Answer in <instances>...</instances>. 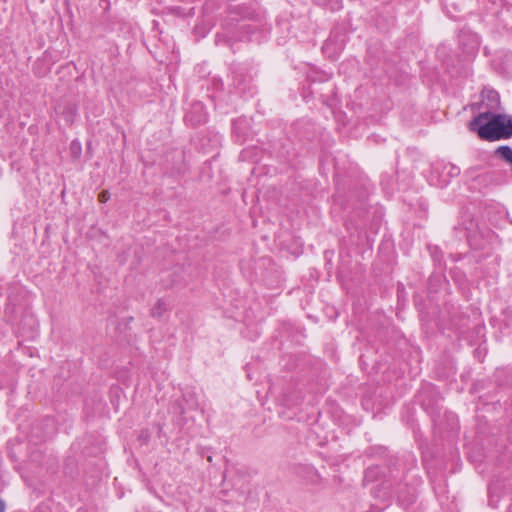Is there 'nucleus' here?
<instances>
[{"instance_id":"obj_1","label":"nucleus","mask_w":512,"mask_h":512,"mask_svg":"<svg viewBox=\"0 0 512 512\" xmlns=\"http://www.w3.org/2000/svg\"><path fill=\"white\" fill-rule=\"evenodd\" d=\"M481 140L495 142L512 138V115L485 111L477 114L467 125Z\"/></svg>"},{"instance_id":"obj_2","label":"nucleus","mask_w":512,"mask_h":512,"mask_svg":"<svg viewBox=\"0 0 512 512\" xmlns=\"http://www.w3.org/2000/svg\"><path fill=\"white\" fill-rule=\"evenodd\" d=\"M373 495L382 500H389L393 495H396L398 503L403 507L410 506L416 499L415 489L403 484L392 473L375 487Z\"/></svg>"},{"instance_id":"obj_3","label":"nucleus","mask_w":512,"mask_h":512,"mask_svg":"<svg viewBox=\"0 0 512 512\" xmlns=\"http://www.w3.org/2000/svg\"><path fill=\"white\" fill-rule=\"evenodd\" d=\"M164 172L170 177L181 178L189 171L184 149L173 148L165 153Z\"/></svg>"},{"instance_id":"obj_4","label":"nucleus","mask_w":512,"mask_h":512,"mask_svg":"<svg viewBox=\"0 0 512 512\" xmlns=\"http://www.w3.org/2000/svg\"><path fill=\"white\" fill-rule=\"evenodd\" d=\"M418 397L421 407L431 416L433 422H436L442 409L439 392L433 386H429L423 388Z\"/></svg>"},{"instance_id":"obj_5","label":"nucleus","mask_w":512,"mask_h":512,"mask_svg":"<svg viewBox=\"0 0 512 512\" xmlns=\"http://www.w3.org/2000/svg\"><path fill=\"white\" fill-rule=\"evenodd\" d=\"M231 85L240 93L250 89L252 75L248 64L232 63L230 66Z\"/></svg>"},{"instance_id":"obj_6","label":"nucleus","mask_w":512,"mask_h":512,"mask_svg":"<svg viewBox=\"0 0 512 512\" xmlns=\"http://www.w3.org/2000/svg\"><path fill=\"white\" fill-rule=\"evenodd\" d=\"M255 31L254 27L245 22H237L235 25V31H229L225 33H217L216 42L217 44L224 43L232 46L233 42L237 41H249L250 35Z\"/></svg>"},{"instance_id":"obj_7","label":"nucleus","mask_w":512,"mask_h":512,"mask_svg":"<svg viewBox=\"0 0 512 512\" xmlns=\"http://www.w3.org/2000/svg\"><path fill=\"white\" fill-rule=\"evenodd\" d=\"M482 96L485 101V105L488 108L487 111L496 112L501 108L500 95L496 90L485 88L482 91Z\"/></svg>"},{"instance_id":"obj_8","label":"nucleus","mask_w":512,"mask_h":512,"mask_svg":"<svg viewBox=\"0 0 512 512\" xmlns=\"http://www.w3.org/2000/svg\"><path fill=\"white\" fill-rule=\"evenodd\" d=\"M492 157L506 164L512 170V148L509 145H501L497 147L493 151Z\"/></svg>"},{"instance_id":"obj_9","label":"nucleus","mask_w":512,"mask_h":512,"mask_svg":"<svg viewBox=\"0 0 512 512\" xmlns=\"http://www.w3.org/2000/svg\"><path fill=\"white\" fill-rule=\"evenodd\" d=\"M63 473L69 478H76L79 474L78 462L74 456H67L63 464Z\"/></svg>"},{"instance_id":"obj_10","label":"nucleus","mask_w":512,"mask_h":512,"mask_svg":"<svg viewBox=\"0 0 512 512\" xmlns=\"http://www.w3.org/2000/svg\"><path fill=\"white\" fill-rule=\"evenodd\" d=\"M184 403H186L188 405V408L190 410H195L197 409L198 407V403L196 402L195 400V397H194V394L193 393H186L183 395V398L182 400H178L175 405L178 407L179 409V414L180 415H183L185 414V407H184Z\"/></svg>"},{"instance_id":"obj_11","label":"nucleus","mask_w":512,"mask_h":512,"mask_svg":"<svg viewBox=\"0 0 512 512\" xmlns=\"http://www.w3.org/2000/svg\"><path fill=\"white\" fill-rule=\"evenodd\" d=\"M60 114L68 125H72L77 115V107L73 103H66L61 107Z\"/></svg>"},{"instance_id":"obj_12","label":"nucleus","mask_w":512,"mask_h":512,"mask_svg":"<svg viewBox=\"0 0 512 512\" xmlns=\"http://www.w3.org/2000/svg\"><path fill=\"white\" fill-rule=\"evenodd\" d=\"M381 475V469L379 466H370L364 471L363 485L373 483L379 479Z\"/></svg>"},{"instance_id":"obj_13","label":"nucleus","mask_w":512,"mask_h":512,"mask_svg":"<svg viewBox=\"0 0 512 512\" xmlns=\"http://www.w3.org/2000/svg\"><path fill=\"white\" fill-rule=\"evenodd\" d=\"M168 310V306L163 299H158L150 310V315L153 318L160 319L164 313Z\"/></svg>"},{"instance_id":"obj_14","label":"nucleus","mask_w":512,"mask_h":512,"mask_svg":"<svg viewBox=\"0 0 512 512\" xmlns=\"http://www.w3.org/2000/svg\"><path fill=\"white\" fill-rule=\"evenodd\" d=\"M307 480L314 485H317L320 483L321 477L318 474V472L312 468H307Z\"/></svg>"},{"instance_id":"obj_15","label":"nucleus","mask_w":512,"mask_h":512,"mask_svg":"<svg viewBox=\"0 0 512 512\" xmlns=\"http://www.w3.org/2000/svg\"><path fill=\"white\" fill-rule=\"evenodd\" d=\"M464 225V230L468 232L467 238H470V233L474 231V229L477 227L474 220L469 216L468 221H464L462 223Z\"/></svg>"},{"instance_id":"obj_16","label":"nucleus","mask_w":512,"mask_h":512,"mask_svg":"<svg viewBox=\"0 0 512 512\" xmlns=\"http://www.w3.org/2000/svg\"><path fill=\"white\" fill-rule=\"evenodd\" d=\"M446 168L448 169L447 174L451 178H455L460 174V168L452 163H449Z\"/></svg>"},{"instance_id":"obj_17","label":"nucleus","mask_w":512,"mask_h":512,"mask_svg":"<svg viewBox=\"0 0 512 512\" xmlns=\"http://www.w3.org/2000/svg\"><path fill=\"white\" fill-rule=\"evenodd\" d=\"M138 439L143 443L147 444L150 440V433L148 430H142L139 434Z\"/></svg>"},{"instance_id":"obj_18","label":"nucleus","mask_w":512,"mask_h":512,"mask_svg":"<svg viewBox=\"0 0 512 512\" xmlns=\"http://www.w3.org/2000/svg\"><path fill=\"white\" fill-rule=\"evenodd\" d=\"M110 198V193L107 190H103L98 195V200L101 203H106Z\"/></svg>"},{"instance_id":"obj_19","label":"nucleus","mask_w":512,"mask_h":512,"mask_svg":"<svg viewBox=\"0 0 512 512\" xmlns=\"http://www.w3.org/2000/svg\"><path fill=\"white\" fill-rule=\"evenodd\" d=\"M239 11H240L239 14L242 16L243 19H245V18H252V16H253V13L248 11L247 8L240 7Z\"/></svg>"},{"instance_id":"obj_20","label":"nucleus","mask_w":512,"mask_h":512,"mask_svg":"<svg viewBox=\"0 0 512 512\" xmlns=\"http://www.w3.org/2000/svg\"><path fill=\"white\" fill-rule=\"evenodd\" d=\"M34 512H52L48 505H38Z\"/></svg>"},{"instance_id":"obj_21","label":"nucleus","mask_w":512,"mask_h":512,"mask_svg":"<svg viewBox=\"0 0 512 512\" xmlns=\"http://www.w3.org/2000/svg\"><path fill=\"white\" fill-rule=\"evenodd\" d=\"M186 119L191 121L193 123V125H197V124H200L202 122V119L200 117H198L197 119H194L192 114H188L186 116Z\"/></svg>"},{"instance_id":"obj_22","label":"nucleus","mask_w":512,"mask_h":512,"mask_svg":"<svg viewBox=\"0 0 512 512\" xmlns=\"http://www.w3.org/2000/svg\"><path fill=\"white\" fill-rule=\"evenodd\" d=\"M71 150H72L73 152H75V150H77V152H79V153H80V151H81V146H80V144H79V143H77V142H75V141H73V142L71 143Z\"/></svg>"},{"instance_id":"obj_23","label":"nucleus","mask_w":512,"mask_h":512,"mask_svg":"<svg viewBox=\"0 0 512 512\" xmlns=\"http://www.w3.org/2000/svg\"><path fill=\"white\" fill-rule=\"evenodd\" d=\"M5 511V502L0 498V512Z\"/></svg>"},{"instance_id":"obj_24","label":"nucleus","mask_w":512,"mask_h":512,"mask_svg":"<svg viewBox=\"0 0 512 512\" xmlns=\"http://www.w3.org/2000/svg\"><path fill=\"white\" fill-rule=\"evenodd\" d=\"M508 512H512V504L509 506Z\"/></svg>"},{"instance_id":"obj_25","label":"nucleus","mask_w":512,"mask_h":512,"mask_svg":"<svg viewBox=\"0 0 512 512\" xmlns=\"http://www.w3.org/2000/svg\"><path fill=\"white\" fill-rule=\"evenodd\" d=\"M208 461H209V462H211V461H212V457H211V456H209V457H208Z\"/></svg>"}]
</instances>
